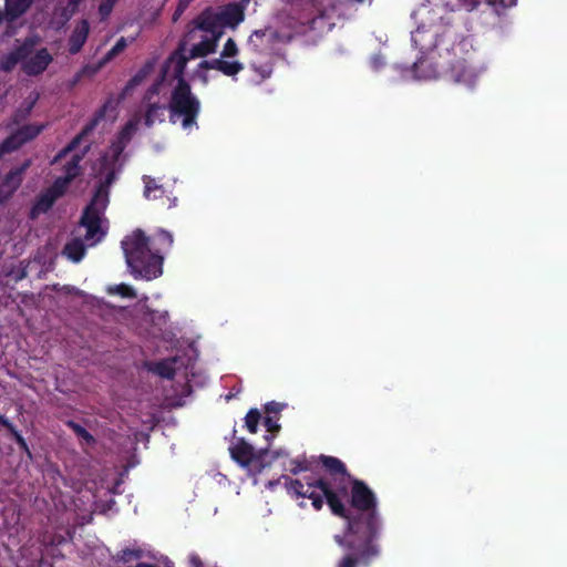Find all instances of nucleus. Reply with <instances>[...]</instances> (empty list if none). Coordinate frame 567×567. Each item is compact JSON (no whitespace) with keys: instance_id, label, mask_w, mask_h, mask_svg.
Returning a JSON list of instances; mask_svg holds the SVG:
<instances>
[{"instance_id":"obj_1","label":"nucleus","mask_w":567,"mask_h":567,"mask_svg":"<svg viewBox=\"0 0 567 567\" xmlns=\"http://www.w3.org/2000/svg\"><path fill=\"white\" fill-rule=\"evenodd\" d=\"M319 462L324 474L305 482L293 480L288 492L296 498L310 499L316 511H321L326 501L334 516L347 520L346 534L336 535L334 542L349 551L336 567H369L382 553L377 495L364 481L353 477L340 458L322 454Z\"/></svg>"},{"instance_id":"obj_2","label":"nucleus","mask_w":567,"mask_h":567,"mask_svg":"<svg viewBox=\"0 0 567 567\" xmlns=\"http://www.w3.org/2000/svg\"><path fill=\"white\" fill-rule=\"evenodd\" d=\"M245 14L238 4H228L218 10L206 9L188 27L178 49L185 59L204 58L216 52L218 41L225 29H235L244 21Z\"/></svg>"},{"instance_id":"obj_3","label":"nucleus","mask_w":567,"mask_h":567,"mask_svg":"<svg viewBox=\"0 0 567 567\" xmlns=\"http://www.w3.org/2000/svg\"><path fill=\"white\" fill-rule=\"evenodd\" d=\"M173 236L161 230L153 239L146 237L140 229L122 240V249L126 264L135 278L152 280L162 275L163 247H171Z\"/></svg>"},{"instance_id":"obj_4","label":"nucleus","mask_w":567,"mask_h":567,"mask_svg":"<svg viewBox=\"0 0 567 567\" xmlns=\"http://www.w3.org/2000/svg\"><path fill=\"white\" fill-rule=\"evenodd\" d=\"M185 59L179 53H172L164 64L161 83L166 79L176 80L168 102L169 121L175 124L181 121L184 130L197 125L200 102L193 94L190 85L184 80Z\"/></svg>"},{"instance_id":"obj_5","label":"nucleus","mask_w":567,"mask_h":567,"mask_svg":"<svg viewBox=\"0 0 567 567\" xmlns=\"http://www.w3.org/2000/svg\"><path fill=\"white\" fill-rule=\"evenodd\" d=\"M113 177V173L109 174L105 183L97 187L82 216L81 227L85 230L84 237L89 246H95L106 235L107 219L104 217V210L109 204V185Z\"/></svg>"},{"instance_id":"obj_6","label":"nucleus","mask_w":567,"mask_h":567,"mask_svg":"<svg viewBox=\"0 0 567 567\" xmlns=\"http://www.w3.org/2000/svg\"><path fill=\"white\" fill-rule=\"evenodd\" d=\"M161 89V81L154 83L145 93L141 107L137 112H142V123L146 127H152L156 123L165 121L168 105L161 101L158 94Z\"/></svg>"},{"instance_id":"obj_7","label":"nucleus","mask_w":567,"mask_h":567,"mask_svg":"<svg viewBox=\"0 0 567 567\" xmlns=\"http://www.w3.org/2000/svg\"><path fill=\"white\" fill-rule=\"evenodd\" d=\"M249 45L256 51L279 52L281 48V37L278 31L271 28L256 30L249 38Z\"/></svg>"},{"instance_id":"obj_8","label":"nucleus","mask_w":567,"mask_h":567,"mask_svg":"<svg viewBox=\"0 0 567 567\" xmlns=\"http://www.w3.org/2000/svg\"><path fill=\"white\" fill-rule=\"evenodd\" d=\"M53 58L47 49H40L33 53L25 51L22 58V70L28 75H39L47 70Z\"/></svg>"},{"instance_id":"obj_9","label":"nucleus","mask_w":567,"mask_h":567,"mask_svg":"<svg viewBox=\"0 0 567 567\" xmlns=\"http://www.w3.org/2000/svg\"><path fill=\"white\" fill-rule=\"evenodd\" d=\"M65 192V181L56 179L54 184L44 190L38 197L31 209V217L37 218L39 215L47 213L54 202Z\"/></svg>"},{"instance_id":"obj_10","label":"nucleus","mask_w":567,"mask_h":567,"mask_svg":"<svg viewBox=\"0 0 567 567\" xmlns=\"http://www.w3.org/2000/svg\"><path fill=\"white\" fill-rule=\"evenodd\" d=\"M446 75L454 83L468 86H473L476 80V73L466 59H457L451 62Z\"/></svg>"},{"instance_id":"obj_11","label":"nucleus","mask_w":567,"mask_h":567,"mask_svg":"<svg viewBox=\"0 0 567 567\" xmlns=\"http://www.w3.org/2000/svg\"><path fill=\"white\" fill-rule=\"evenodd\" d=\"M231 457L239 463L243 467H247L250 471L257 464V458L254 452V447L244 440H237L229 449Z\"/></svg>"},{"instance_id":"obj_12","label":"nucleus","mask_w":567,"mask_h":567,"mask_svg":"<svg viewBox=\"0 0 567 567\" xmlns=\"http://www.w3.org/2000/svg\"><path fill=\"white\" fill-rule=\"evenodd\" d=\"M31 159H27L21 167L11 171L0 187V200H7L21 185L22 174L30 167Z\"/></svg>"},{"instance_id":"obj_13","label":"nucleus","mask_w":567,"mask_h":567,"mask_svg":"<svg viewBox=\"0 0 567 567\" xmlns=\"http://www.w3.org/2000/svg\"><path fill=\"white\" fill-rule=\"evenodd\" d=\"M89 32H90V24H89L87 20H81L75 24V27L69 38V52L71 54H76L78 52L81 51L84 43L86 42Z\"/></svg>"},{"instance_id":"obj_14","label":"nucleus","mask_w":567,"mask_h":567,"mask_svg":"<svg viewBox=\"0 0 567 567\" xmlns=\"http://www.w3.org/2000/svg\"><path fill=\"white\" fill-rule=\"evenodd\" d=\"M230 58H218L210 63L203 62L202 65L209 66L210 69L218 70L225 75L233 76L239 73L244 65L237 60H229Z\"/></svg>"},{"instance_id":"obj_15","label":"nucleus","mask_w":567,"mask_h":567,"mask_svg":"<svg viewBox=\"0 0 567 567\" xmlns=\"http://www.w3.org/2000/svg\"><path fill=\"white\" fill-rule=\"evenodd\" d=\"M90 247L85 240L84 234L82 236H76L71 239L63 249V254L72 261L79 262L84 254L85 249Z\"/></svg>"},{"instance_id":"obj_16","label":"nucleus","mask_w":567,"mask_h":567,"mask_svg":"<svg viewBox=\"0 0 567 567\" xmlns=\"http://www.w3.org/2000/svg\"><path fill=\"white\" fill-rule=\"evenodd\" d=\"M142 123V112H135L118 134V143L123 148L138 131Z\"/></svg>"},{"instance_id":"obj_17","label":"nucleus","mask_w":567,"mask_h":567,"mask_svg":"<svg viewBox=\"0 0 567 567\" xmlns=\"http://www.w3.org/2000/svg\"><path fill=\"white\" fill-rule=\"evenodd\" d=\"M33 3V0H6L4 18L13 21L22 16Z\"/></svg>"},{"instance_id":"obj_18","label":"nucleus","mask_w":567,"mask_h":567,"mask_svg":"<svg viewBox=\"0 0 567 567\" xmlns=\"http://www.w3.org/2000/svg\"><path fill=\"white\" fill-rule=\"evenodd\" d=\"M143 182H144V196L147 199H156L164 194V189H163L162 185H159L156 182V179H154L150 176H144Z\"/></svg>"},{"instance_id":"obj_19","label":"nucleus","mask_w":567,"mask_h":567,"mask_svg":"<svg viewBox=\"0 0 567 567\" xmlns=\"http://www.w3.org/2000/svg\"><path fill=\"white\" fill-rule=\"evenodd\" d=\"M82 159L81 155H74L72 159L65 165V176L59 177L58 179H64L65 181V188L68 187L69 183L76 177L80 174V162Z\"/></svg>"},{"instance_id":"obj_20","label":"nucleus","mask_w":567,"mask_h":567,"mask_svg":"<svg viewBox=\"0 0 567 567\" xmlns=\"http://www.w3.org/2000/svg\"><path fill=\"white\" fill-rule=\"evenodd\" d=\"M174 363L175 360H164L157 362L153 365L152 371L163 378L172 379L175 374Z\"/></svg>"},{"instance_id":"obj_21","label":"nucleus","mask_w":567,"mask_h":567,"mask_svg":"<svg viewBox=\"0 0 567 567\" xmlns=\"http://www.w3.org/2000/svg\"><path fill=\"white\" fill-rule=\"evenodd\" d=\"M25 51V47H20L13 52H11L6 60L1 63V69L3 71H10L14 68L18 62L22 63L23 52Z\"/></svg>"},{"instance_id":"obj_22","label":"nucleus","mask_w":567,"mask_h":567,"mask_svg":"<svg viewBox=\"0 0 567 567\" xmlns=\"http://www.w3.org/2000/svg\"><path fill=\"white\" fill-rule=\"evenodd\" d=\"M117 560L122 563H130L134 559L143 557V550L140 548H125L117 553Z\"/></svg>"},{"instance_id":"obj_23","label":"nucleus","mask_w":567,"mask_h":567,"mask_svg":"<svg viewBox=\"0 0 567 567\" xmlns=\"http://www.w3.org/2000/svg\"><path fill=\"white\" fill-rule=\"evenodd\" d=\"M107 292L111 295H120L125 298H134L136 296L133 288L125 284L110 286L107 288Z\"/></svg>"},{"instance_id":"obj_24","label":"nucleus","mask_w":567,"mask_h":567,"mask_svg":"<svg viewBox=\"0 0 567 567\" xmlns=\"http://www.w3.org/2000/svg\"><path fill=\"white\" fill-rule=\"evenodd\" d=\"M262 424L267 432L278 433L280 431L279 415L266 414L262 419Z\"/></svg>"},{"instance_id":"obj_25","label":"nucleus","mask_w":567,"mask_h":567,"mask_svg":"<svg viewBox=\"0 0 567 567\" xmlns=\"http://www.w3.org/2000/svg\"><path fill=\"white\" fill-rule=\"evenodd\" d=\"M69 426L86 444H93L94 443V437L83 426H81L80 424L74 423V422H69Z\"/></svg>"},{"instance_id":"obj_26","label":"nucleus","mask_w":567,"mask_h":567,"mask_svg":"<svg viewBox=\"0 0 567 567\" xmlns=\"http://www.w3.org/2000/svg\"><path fill=\"white\" fill-rule=\"evenodd\" d=\"M127 47V41L125 38H120L115 45L105 54L103 59V63L111 61L115 55L121 53Z\"/></svg>"},{"instance_id":"obj_27","label":"nucleus","mask_w":567,"mask_h":567,"mask_svg":"<svg viewBox=\"0 0 567 567\" xmlns=\"http://www.w3.org/2000/svg\"><path fill=\"white\" fill-rule=\"evenodd\" d=\"M259 420H260V413L257 410H250L247 413V415L245 417V422H246V426L250 433H256Z\"/></svg>"},{"instance_id":"obj_28","label":"nucleus","mask_w":567,"mask_h":567,"mask_svg":"<svg viewBox=\"0 0 567 567\" xmlns=\"http://www.w3.org/2000/svg\"><path fill=\"white\" fill-rule=\"evenodd\" d=\"M237 54H238V47H237L236 42L231 38H229L223 48L220 58H235Z\"/></svg>"},{"instance_id":"obj_29","label":"nucleus","mask_w":567,"mask_h":567,"mask_svg":"<svg viewBox=\"0 0 567 567\" xmlns=\"http://www.w3.org/2000/svg\"><path fill=\"white\" fill-rule=\"evenodd\" d=\"M117 0H105L99 7V13L102 20H105L112 12Z\"/></svg>"},{"instance_id":"obj_30","label":"nucleus","mask_w":567,"mask_h":567,"mask_svg":"<svg viewBox=\"0 0 567 567\" xmlns=\"http://www.w3.org/2000/svg\"><path fill=\"white\" fill-rule=\"evenodd\" d=\"M81 140V135L76 136L65 148L60 151L58 155L53 158L52 164L59 162L62 157H64L69 152L75 148Z\"/></svg>"},{"instance_id":"obj_31","label":"nucleus","mask_w":567,"mask_h":567,"mask_svg":"<svg viewBox=\"0 0 567 567\" xmlns=\"http://www.w3.org/2000/svg\"><path fill=\"white\" fill-rule=\"evenodd\" d=\"M83 0H68V6L63 11V17L69 20L78 10L79 4Z\"/></svg>"},{"instance_id":"obj_32","label":"nucleus","mask_w":567,"mask_h":567,"mask_svg":"<svg viewBox=\"0 0 567 567\" xmlns=\"http://www.w3.org/2000/svg\"><path fill=\"white\" fill-rule=\"evenodd\" d=\"M292 464L295 465L293 467L290 468V471L293 473V474H297L299 472H302V471H307L309 470V465H308V461L307 460H302V461H293Z\"/></svg>"},{"instance_id":"obj_33","label":"nucleus","mask_w":567,"mask_h":567,"mask_svg":"<svg viewBox=\"0 0 567 567\" xmlns=\"http://www.w3.org/2000/svg\"><path fill=\"white\" fill-rule=\"evenodd\" d=\"M281 406L279 403L271 402L266 405L265 413L270 415H279Z\"/></svg>"},{"instance_id":"obj_34","label":"nucleus","mask_w":567,"mask_h":567,"mask_svg":"<svg viewBox=\"0 0 567 567\" xmlns=\"http://www.w3.org/2000/svg\"><path fill=\"white\" fill-rule=\"evenodd\" d=\"M492 6H499L502 8H511L516 4L517 0H487Z\"/></svg>"},{"instance_id":"obj_35","label":"nucleus","mask_w":567,"mask_h":567,"mask_svg":"<svg viewBox=\"0 0 567 567\" xmlns=\"http://www.w3.org/2000/svg\"><path fill=\"white\" fill-rule=\"evenodd\" d=\"M317 22V18H309L306 22L301 23V29L298 31L300 33H305L308 30H315V24Z\"/></svg>"},{"instance_id":"obj_36","label":"nucleus","mask_w":567,"mask_h":567,"mask_svg":"<svg viewBox=\"0 0 567 567\" xmlns=\"http://www.w3.org/2000/svg\"><path fill=\"white\" fill-rule=\"evenodd\" d=\"M12 435L14 436V439H16L17 443L20 445V447L28 452V445H27V442H25V440L21 436V434H20L17 430H14V431L12 432Z\"/></svg>"},{"instance_id":"obj_37","label":"nucleus","mask_w":567,"mask_h":567,"mask_svg":"<svg viewBox=\"0 0 567 567\" xmlns=\"http://www.w3.org/2000/svg\"><path fill=\"white\" fill-rule=\"evenodd\" d=\"M38 100V94H35L32 100L30 101V103L28 104V107L25 109V111L21 114V118H24L29 115V113L31 112L33 105L35 104Z\"/></svg>"},{"instance_id":"obj_38","label":"nucleus","mask_w":567,"mask_h":567,"mask_svg":"<svg viewBox=\"0 0 567 567\" xmlns=\"http://www.w3.org/2000/svg\"><path fill=\"white\" fill-rule=\"evenodd\" d=\"M189 563L193 567H203V563L199 558V556L193 554L189 556Z\"/></svg>"},{"instance_id":"obj_39","label":"nucleus","mask_w":567,"mask_h":567,"mask_svg":"<svg viewBox=\"0 0 567 567\" xmlns=\"http://www.w3.org/2000/svg\"><path fill=\"white\" fill-rule=\"evenodd\" d=\"M145 76V72L136 74L130 82L128 87L135 86L141 83L143 78Z\"/></svg>"},{"instance_id":"obj_40","label":"nucleus","mask_w":567,"mask_h":567,"mask_svg":"<svg viewBox=\"0 0 567 567\" xmlns=\"http://www.w3.org/2000/svg\"><path fill=\"white\" fill-rule=\"evenodd\" d=\"M0 423L4 425L11 433L16 430V427L10 423L4 416L0 415Z\"/></svg>"},{"instance_id":"obj_41","label":"nucleus","mask_w":567,"mask_h":567,"mask_svg":"<svg viewBox=\"0 0 567 567\" xmlns=\"http://www.w3.org/2000/svg\"><path fill=\"white\" fill-rule=\"evenodd\" d=\"M96 121H97V120H95L91 125L86 126V127L83 130V132H82V134H81V135H84V134H86L87 132H90L91 130H93V127H94V126H95V124H96Z\"/></svg>"},{"instance_id":"obj_42","label":"nucleus","mask_w":567,"mask_h":567,"mask_svg":"<svg viewBox=\"0 0 567 567\" xmlns=\"http://www.w3.org/2000/svg\"><path fill=\"white\" fill-rule=\"evenodd\" d=\"M291 21H292V19H291V18H287V17H286V22H285L286 28H287V27H292Z\"/></svg>"},{"instance_id":"obj_43","label":"nucleus","mask_w":567,"mask_h":567,"mask_svg":"<svg viewBox=\"0 0 567 567\" xmlns=\"http://www.w3.org/2000/svg\"><path fill=\"white\" fill-rule=\"evenodd\" d=\"M349 2H352V3H363L365 0H348Z\"/></svg>"},{"instance_id":"obj_44","label":"nucleus","mask_w":567,"mask_h":567,"mask_svg":"<svg viewBox=\"0 0 567 567\" xmlns=\"http://www.w3.org/2000/svg\"><path fill=\"white\" fill-rule=\"evenodd\" d=\"M277 484H278V482H272V481L268 482L269 487H272V486H275Z\"/></svg>"}]
</instances>
